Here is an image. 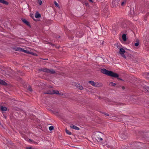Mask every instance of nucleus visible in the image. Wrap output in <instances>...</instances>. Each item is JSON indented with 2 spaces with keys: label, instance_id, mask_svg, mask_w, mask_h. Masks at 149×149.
<instances>
[{
  "label": "nucleus",
  "instance_id": "obj_44",
  "mask_svg": "<svg viewBox=\"0 0 149 149\" xmlns=\"http://www.w3.org/2000/svg\"><path fill=\"white\" fill-rule=\"evenodd\" d=\"M118 104H123V103H118Z\"/></svg>",
  "mask_w": 149,
  "mask_h": 149
},
{
  "label": "nucleus",
  "instance_id": "obj_3",
  "mask_svg": "<svg viewBox=\"0 0 149 149\" xmlns=\"http://www.w3.org/2000/svg\"><path fill=\"white\" fill-rule=\"evenodd\" d=\"M88 83L94 86L98 87L99 85L98 83H95L93 81H89Z\"/></svg>",
  "mask_w": 149,
  "mask_h": 149
},
{
  "label": "nucleus",
  "instance_id": "obj_7",
  "mask_svg": "<svg viewBox=\"0 0 149 149\" xmlns=\"http://www.w3.org/2000/svg\"><path fill=\"white\" fill-rule=\"evenodd\" d=\"M20 51H22V52L26 53L27 54H32V55L34 54V53L33 52H30L28 51H27L26 50H24V49L21 48V50H20Z\"/></svg>",
  "mask_w": 149,
  "mask_h": 149
},
{
  "label": "nucleus",
  "instance_id": "obj_8",
  "mask_svg": "<svg viewBox=\"0 0 149 149\" xmlns=\"http://www.w3.org/2000/svg\"><path fill=\"white\" fill-rule=\"evenodd\" d=\"M75 86L76 87L78 88L80 90H82L83 89V87L81 86L80 85L77 84V83H75Z\"/></svg>",
  "mask_w": 149,
  "mask_h": 149
},
{
  "label": "nucleus",
  "instance_id": "obj_11",
  "mask_svg": "<svg viewBox=\"0 0 149 149\" xmlns=\"http://www.w3.org/2000/svg\"><path fill=\"white\" fill-rule=\"evenodd\" d=\"M0 84L5 86H7L8 85L7 84L6 82L4 81L1 79H0Z\"/></svg>",
  "mask_w": 149,
  "mask_h": 149
},
{
  "label": "nucleus",
  "instance_id": "obj_50",
  "mask_svg": "<svg viewBox=\"0 0 149 149\" xmlns=\"http://www.w3.org/2000/svg\"><path fill=\"white\" fill-rule=\"evenodd\" d=\"M106 10H104V11H105Z\"/></svg>",
  "mask_w": 149,
  "mask_h": 149
},
{
  "label": "nucleus",
  "instance_id": "obj_45",
  "mask_svg": "<svg viewBox=\"0 0 149 149\" xmlns=\"http://www.w3.org/2000/svg\"><path fill=\"white\" fill-rule=\"evenodd\" d=\"M31 17H32L33 19V20H35V19H33V16H32V15H31Z\"/></svg>",
  "mask_w": 149,
  "mask_h": 149
},
{
  "label": "nucleus",
  "instance_id": "obj_6",
  "mask_svg": "<svg viewBox=\"0 0 149 149\" xmlns=\"http://www.w3.org/2000/svg\"><path fill=\"white\" fill-rule=\"evenodd\" d=\"M46 72L49 73L51 74H54L56 73L55 71L53 69H49L47 68Z\"/></svg>",
  "mask_w": 149,
  "mask_h": 149
},
{
  "label": "nucleus",
  "instance_id": "obj_38",
  "mask_svg": "<svg viewBox=\"0 0 149 149\" xmlns=\"http://www.w3.org/2000/svg\"><path fill=\"white\" fill-rule=\"evenodd\" d=\"M114 47H115V48L116 47H117L118 48H119L118 47V46L117 44H114Z\"/></svg>",
  "mask_w": 149,
  "mask_h": 149
},
{
  "label": "nucleus",
  "instance_id": "obj_47",
  "mask_svg": "<svg viewBox=\"0 0 149 149\" xmlns=\"http://www.w3.org/2000/svg\"><path fill=\"white\" fill-rule=\"evenodd\" d=\"M147 74H148L149 75V73H147Z\"/></svg>",
  "mask_w": 149,
  "mask_h": 149
},
{
  "label": "nucleus",
  "instance_id": "obj_26",
  "mask_svg": "<svg viewBox=\"0 0 149 149\" xmlns=\"http://www.w3.org/2000/svg\"><path fill=\"white\" fill-rule=\"evenodd\" d=\"M140 143L139 142H135V143H133V145L135 146H139V144H139Z\"/></svg>",
  "mask_w": 149,
  "mask_h": 149
},
{
  "label": "nucleus",
  "instance_id": "obj_37",
  "mask_svg": "<svg viewBox=\"0 0 149 149\" xmlns=\"http://www.w3.org/2000/svg\"><path fill=\"white\" fill-rule=\"evenodd\" d=\"M33 148L31 147H27L26 149H32Z\"/></svg>",
  "mask_w": 149,
  "mask_h": 149
},
{
  "label": "nucleus",
  "instance_id": "obj_16",
  "mask_svg": "<svg viewBox=\"0 0 149 149\" xmlns=\"http://www.w3.org/2000/svg\"><path fill=\"white\" fill-rule=\"evenodd\" d=\"M0 109L2 111H6L7 110V108L6 107L1 106Z\"/></svg>",
  "mask_w": 149,
  "mask_h": 149
},
{
  "label": "nucleus",
  "instance_id": "obj_19",
  "mask_svg": "<svg viewBox=\"0 0 149 149\" xmlns=\"http://www.w3.org/2000/svg\"><path fill=\"white\" fill-rule=\"evenodd\" d=\"M53 93H54V94H58L59 95H61L60 93H59V91L57 90L55 91V90H53Z\"/></svg>",
  "mask_w": 149,
  "mask_h": 149
},
{
  "label": "nucleus",
  "instance_id": "obj_36",
  "mask_svg": "<svg viewBox=\"0 0 149 149\" xmlns=\"http://www.w3.org/2000/svg\"><path fill=\"white\" fill-rule=\"evenodd\" d=\"M47 44H50L51 45H52V46H55V45H54V44H53L52 43H50V42H48Z\"/></svg>",
  "mask_w": 149,
  "mask_h": 149
},
{
  "label": "nucleus",
  "instance_id": "obj_22",
  "mask_svg": "<svg viewBox=\"0 0 149 149\" xmlns=\"http://www.w3.org/2000/svg\"><path fill=\"white\" fill-rule=\"evenodd\" d=\"M65 131L66 133L68 134L69 135H71V132L69 131L67 129H66L65 130Z\"/></svg>",
  "mask_w": 149,
  "mask_h": 149
},
{
  "label": "nucleus",
  "instance_id": "obj_30",
  "mask_svg": "<svg viewBox=\"0 0 149 149\" xmlns=\"http://www.w3.org/2000/svg\"><path fill=\"white\" fill-rule=\"evenodd\" d=\"M102 113L104 114L105 115L107 116H109V114L106 113L105 112H102Z\"/></svg>",
  "mask_w": 149,
  "mask_h": 149
},
{
  "label": "nucleus",
  "instance_id": "obj_2",
  "mask_svg": "<svg viewBox=\"0 0 149 149\" xmlns=\"http://www.w3.org/2000/svg\"><path fill=\"white\" fill-rule=\"evenodd\" d=\"M120 0H113L112 5L113 7H116L118 6Z\"/></svg>",
  "mask_w": 149,
  "mask_h": 149
},
{
  "label": "nucleus",
  "instance_id": "obj_32",
  "mask_svg": "<svg viewBox=\"0 0 149 149\" xmlns=\"http://www.w3.org/2000/svg\"><path fill=\"white\" fill-rule=\"evenodd\" d=\"M122 136H121V137H123L124 138V139H125L127 137V136H124L123 135H122Z\"/></svg>",
  "mask_w": 149,
  "mask_h": 149
},
{
  "label": "nucleus",
  "instance_id": "obj_49",
  "mask_svg": "<svg viewBox=\"0 0 149 149\" xmlns=\"http://www.w3.org/2000/svg\"><path fill=\"white\" fill-rule=\"evenodd\" d=\"M103 42H102V44H103Z\"/></svg>",
  "mask_w": 149,
  "mask_h": 149
},
{
  "label": "nucleus",
  "instance_id": "obj_9",
  "mask_svg": "<svg viewBox=\"0 0 149 149\" xmlns=\"http://www.w3.org/2000/svg\"><path fill=\"white\" fill-rule=\"evenodd\" d=\"M70 127L74 129L77 130H79V127L73 124L71 125L70 126Z\"/></svg>",
  "mask_w": 149,
  "mask_h": 149
},
{
  "label": "nucleus",
  "instance_id": "obj_29",
  "mask_svg": "<svg viewBox=\"0 0 149 149\" xmlns=\"http://www.w3.org/2000/svg\"><path fill=\"white\" fill-rule=\"evenodd\" d=\"M130 60L131 61H134V57H133V56L132 55H131L130 56Z\"/></svg>",
  "mask_w": 149,
  "mask_h": 149
},
{
  "label": "nucleus",
  "instance_id": "obj_28",
  "mask_svg": "<svg viewBox=\"0 0 149 149\" xmlns=\"http://www.w3.org/2000/svg\"><path fill=\"white\" fill-rule=\"evenodd\" d=\"M54 3L56 6H57V7H59V6L58 4L56 2V1H54Z\"/></svg>",
  "mask_w": 149,
  "mask_h": 149
},
{
  "label": "nucleus",
  "instance_id": "obj_41",
  "mask_svg": "<svg viewBox=\"0 0 149 149\" xmlns=\"http://www.w3.org/2000/svg\"><path fill=\"white\" fill-rule=\"evenodd\" d=\"M89 1L91 3H93V0H89Z\"/></svg>",
  "mask_w": 149,
  "mask_h": 149
},
{
  "label": "nucleus",
  "instance_id": "obj_48",
  "mask_svg": "<svg viewBox=\"0 0 149 149\" xmlns=\"http://www.w3.org/2000/svg\"><path fill=\"white\" fill-rule=\"evenodd\" d=\"M116 87H119V86H116Z\"/></svg>",
  "mask_w": 149,
  "mask_h": 149
},
{
  "label": "nucleus",
  "instance_id": "obj_15",
  "mask_svg": "<svg viewBox=\"0 0 149 149\" xmlns=\"http://www.w3.org/2000/svg\"><path fill=\"white\" fill-rule=\"evenodd\" d=\"M122 38L124 41H125L127 40L126 36L125 34H123L122 35Z\"/></svg>",
  "mask_w": 149,
  "mask_h": 149
},
{
  "label": "nucleus",
  "instance_id": "obj_35",
  "mask_svg": "<svg viewBox=\"0 0 149 149\" xmlns=\"http://www.w3.org/2000/svg\"><path fill=\"white\" fill-rule=\"evenodd\" d=\"M121 55L124 58H126V56H125V55L124 54H121Z\"/></svg>",
  "mask_w": 149,
  "mask_h": 149
},
{
  "label": "nucleus",
  "instance_id": "obj_24",
  "mask_svg": "<svg viewBox=\"0 0 149 149\" xmlns=\"http://www.w3.org/2000/svg\"><path fill=\"white\" fill-rule=\"evenodd\" d=\"M37 3L40 5H41L42 3V1L41 0H37Z\"/></svg>",
  "mask_w": 149,
  "mask_h": 149
},
{
  "label": "nucleus",
  "instance_id": "obj_18",
  "mask_svg": "<svg viewBox=\"0 0 149 149\" xmlns=\"http://www.w3.org/2000/svg\"><path fill=\"white\" fill-rule=\"evenodd\" d=\"M13 49L15 51H20L21 50V48L20 47H15L13 48Z\"/></svg>",
  "mask_w": 149,
  "mask_h": 149
},
{
  "label": "nucleus",
  "instance_id": "obj_51",
  "mask_svg": "<svg viewBox=\"0 0 149 149\" xmlns=\"http://www.w3.org/2000/svg\"><path fill=\"white\" fill-rule=\"evenodd\" d=\"M50 87L51 88H52V86H51Z\"/></svg>",
  "mask_w": 149,
  "mask_h": 149
},
{
  "label": "nucleus",
  "instance_id": "obj_33",
  "mask_svg": "<svg viewBox=\"0 0 149 149\" xmlns=\"http://www.w3.org/2000/svg\"><path fill=\"white\" fill-rule=\"evenodd\" d=\"M108 13H105L104 14H103V15H104V17H105V16H107V17H108Z\"/></svg>",
  "mask_w": 149,
  "mask_h": 149
},
{
  "label": "nucleus",
  "instance_id": "obj_21",
  "mask_svg": "<svg viewBox=\"0 0 149 149\" xmlns=\"http://www.w3.org/2000/svg\"><path fill=\"white\" fill-rule=\"evenodd\" d=\"M130 13H131V15H132V13H133V15L134 16L135 15V14L134 13V8L133 9L132 8H130Z\"/></svg>",
  "mask_w": 149,
  "mask_h": 149
},
{
  "label": "nucleus",
  "instance_id": "obj_46",
  "mask_svg": "<svg viewBox=\"0 0 149 149\" xmlns=\"http://www.w3.org/2000/svg\"><path fill=\"white\" fill-rule=\"evenodd\" d=\"M44 60H48V59H46V58L44 59Z\"/></svg>",
  "mask_w": 149,
  "mask_h": 149
},
{
  "label": "nucleus",
  "instance_id": "obj_39",
  "mask_svg": "<svg viewBox=\"0 0 149 149\" xmlns=\"http://www.w3.org/2000/svg\"><path fill=\"white\" fill-rule=\"evenodd\" d=\"M98 139L100 141H102V139L101 138H100L99 137L98 138Z\"/></svg>",
  "mask_w": 149,
  "mask_h": 149
},
{
  "label": "nucleus",
  "instance_id": "obj_14",
  "mask_svg": "<svg viewBox=\"0 0 149 149\" xmlns=\"http://www.w3.org/2000/svg\"><path fill=\"white\" fill-rule=\"evenodd\" d=\"M35 16L36 18H40L41 17V15L38 12H37L35 14Z\"/></svg>",
  "mask_w": 149,
  "mask_h": 149
},
{
  "label": "nucleus",
  "instance_id": "obj_4",
  "mask_svg": "<svg viewBox=\"0 0 149 149\" xmlns=\"http://www.w3.org/2000/svg\"><path fill=\"white\" fill-rule=\"evenodd\" d=\"M21 20L24 24H25L31 27L29 22L27 21L25 19L22 18H21Z\"/></svg>",
  "mask_w": 149,
  "mask_h": 149
},
{
  "label": "nucleus",
  "instance_id": "obj_12",
  "mask_svg": "<svg viewBox=\"0 0 149 149\" xmlns=\"http://www.w3.org/2000/svg\"><path fill=\"white\" fill-rule=\"evenodd\" d=\"M47 68H39L38 69V70L40 72L42 71V72H47Z\"/></svg>",
  "mask_w": 149,
  "mask_h": 149
},
{
  "label": "nucleus",
  "instance_id": "obj_52",
  "mask_svg": "<svg viewBox=\"0 0 149 149\" xmlns=\"http://www.w3.org/2000/svg\"><path fill=\"white\" fill-rule=\"evenodd\" d=\"M6 139V138H5V137H4V139Z\"/></svg>",
  "mask_w": 149,
  "mask_h": 149
},
{
  "label": "nucleus",
  "instance_id": "obj_31",
  "mask_svg": "<svg viewBox=\"0 0 149 149\" xmlns=\"http://www.w3.org/2000/svg\"><path fill=\"white\" fill-rule=\"evenodd\" d=\"M54 37L56 38H60V36H57V35H54Z\"/></svg>",
  "mask_w": 149,
  "mask_h": 149
},
{
  "label": "nucleus",
  "instance_id": "obj_43",
  "mask_svg": "<svg viewBox=\"0 0 149 149\" xmlns=\"http://www.w3.org/2000/svg\"><path fill=\"white\" fill-rule=\"evenodd\" d=\"M122 89L123 90H124L125 89V87L124 86H122Z\"/></svg>",
  "mask_w": 149,
  "mask_h": 149
},
{
  "label": "nucleus",
  "instance_id": "obj_25",
  "mask_svg": "<svg viewBox=\"0 0 149 149\" xmlns=\"http://www.w3.org/2000/svg\"><path fill=\"white\" fill-rule=\"evenodd\" d=\"M54 129V127L52 126H51L49 127V129L50 131H52Z\"/></svg>",
  "mask_w": 149,
  "mask_h": 149
},
{
  "label": "nucleus",
  "instance_id": "obj_1",
  "mask_svg": "<svg viewBox=\"0 0 149 149\" xmlns=\"http://www.w3.org/2000/svg\"><path fill=\"white\" fill-rule=\"evenodd\" d=\"M100 71L104 74L114 78H117L119 76L118 74L117 73H114L111 71H109L104 68L101 69Z\"/></svg>",
  "mask_w": 149,
  "mask_h": 149
},
{
  "label": "nucleus",
  "instance_id": "obj_10",
  "mask_svg": "<svg viewBox=\"0 0 149 149\" xmlns=\"http://www.w3.org/2000/svg\"><path fill=\"white\" fill-rule=\"evenodd\" d=\"M125 52V50L123 48H121L120 49L119 53L120 54H123Z\"/></svg>",
  "mask_w": 149,
  "mask_h": 149
},
{
  "label": "nucleus",
  "instance_id": "obj_42",
  "mask_svg": "<svg viewBox=\"0 0 149 149\" xmlns=\"http://www.w3.org/2000/svg\"><path fill=\"white\" fill-rule=\"evenodd\" d=\"M85 4L86 6H87L88 5V2H86L85 3Z\"/></svg>",
  "mask_w": 149,
  "mask_h": 149
},
{
  "label": "nucleus",
  "instance_id": "obj_13",
  "mask_svg": "<svg viewBox=\"0 0 149 149\" xmlns=\"http://www.w3.org/2000/svg\"><path fill=\"white\" fill-rule=\"evenodd\" d=\"M0 3L6 5H8V2L4 0H0Z\"/></svg>",
  "mask_w": 149,
  "mask_h": 149
},
{
  "label": "nucleus",
  "instance_id": "obj_40",
  "mask_svg": "<svg viewBox=\"0 0 149 149\" xmlns=\"http://www.w3.org/2000/svg\"><path fill=\"white\" fill-rule=\"evenodd\" d=\"M118 77L117 78V79H119L120 80H122V81H123V79H120V78H118Z\"/></svg>",
  "mask_w": 149,
  "mask_h": 149
},
{
  "label": "nucleus",
  "instance_id": "obj_34",
  "mask_svg": "<svg viewBox=\"0 0 149 149\" xmlns=\"http://www.w3.org/2000/svg\"><path fill=\"white\" fill-rule=\"evenodd\" d=\"M126 2V1H124L123 2H122V3H121V5L122 6H123L124 5V3H125Z\"/></svg>",
  "mask_w": 149,
  "mask_h": 149
},
{
  "label": "nucleus",
  "instance_id": "obj_5",
  "mask_svg": "<svg viewBox=\"0 0 149 149\" xmlns=\"http://www.w3.org/2000/svg\"><path fill=\"white\" fill-rule=\"evenodd\" d=\"M53 90H48L44 92V93L52 95L54 94Z\"/></svg>",
  "mask_w": 149,
  "mask_h": 149
},
{
  "label": "nucleus",
  "instance_id": "obj_20",
  "mask_svg": "<svg viewBox=\"0 0 149 149\" xmlns=\"http://www.w3.org/2000/svg\"><path fill=\"white\" fill-rule=\"evenodd\" d=\"M136 42L135 43L134 45L135 46L137 47L139 45V40L138 39H137L136 40Z\"/></svg>",
  "mask_w": 149,
  "mask_h": 149
},
{
  "label": "nucleus",
  "instance_id": "obj_17",
  "mask_svg": "<svg viewBox=\"0 0 149 149\" xmlns=\"http://www.w3.org/2000/svg\"><path fill=\"white\" fill-rule=\"evenodd\" d=\"M121 26L122 27L124 28H126L127 27V25L125 23H122Z\"/></svg>",
  "mask_w": 149,
  "mask_h": 149
},
{
  "label": "nucleus",
  "instance_id": "obj_53",
  "mask_svg": "<svg viewBox=\"0 0 149 149\" xmlns=\"http://www.w3.org/2000/svg\"><path fill=\"white\" fill-rule=\"evenodd\" d=\"M6 139V138H5V137H4V139Z\"/></svg>",
  "mask_w": 149,
  "mask_h": 149
},
{
  "label": "nucleus",
  "instance_id": "obj_27",
  "mask_svg": "<svg viewBox=\"0 0 149 149\" xmlns=\"http://www.w3.org/2000/svg\"><path fill=\"white\" fill-rule=\"evenodd\" d=\"M28 90L31 92L32 91V88L31 86H29V87L28 88Z\"/></svg>",
  "mask_w": 149,
  "mask_h": 149
},
{
  "label": "nucleus",
  "instance_id": "obj_23",
  "mask_svg": "<svg viewBox=\"0 0 149 149\" xmlns=\"http://www.w3.org/2000/svg\"><path fill=\"white\" fill-rule=\"evenodd\" d=\"M109 84L111 86H115L116 85V84L112 82H110Z\"/></svg>",
  "mask_w": 149,
  "mask_h": 149
}]
</instances>
